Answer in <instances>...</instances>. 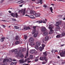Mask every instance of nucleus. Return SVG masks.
<instances>
[{
	"label": "nucleus",
	"mask_w": 65,
	"mask_h": 65,
	"mask_svg": "<svg viewBox=\"0 0 65 65\" xmlns=\"http://www.w3.org/2000/svg\"><path fill=\"white\" fill-rule=\"evenodd\" d=\"M29 29H30V28L29 27H24V30H29Z\"/></svg>",
	"instance_id": "9b49d317"
},
{
	"label": "nucleus",
	"mask_w": 65,
	"mask_h": 65,
	"mask_svg": "<svg viewBox=\"0 0 65 65\" xmlns=\"http://www.w3.org/2000/svg\"><path fill=\"white\" fill-rule=\"evenodd\" d=\"M15 14V15H16V18H18V13H16Z\"/></svg>",
	"instance_id": "de8ad7c7"
},
{
	"label": "nucleus",
	"mask_w": 65,
	"mask_h": 65,
	"mask_svg": "<svg viewBox=\"0 0 65 65\" xmlns=\"http://www.w3.org/2000/svg\"><path fill=\"white\" fill-rule=\"evenodd\" d=\"M19 62H20L21 63H23L24 62V59L23 58L19 60Z\"/></svg>",
	"instance_id": "a211bd4d"
},
{
	"label": "nucleus",
	"mask_w": 65,
	"mask_h": 65,
	"mask_svg": "<svg viewBox=\"0 0 65 65\" xmlns=\"http://www.w3.org/2000/svg\"><path fill=\"white\" fill-rule=\"evenodd\" d=\"M36 23H38V24H40V23H44L45 24L46 23V22L44 20H39L37 22H36Z\"/></svg>",
	"instance_id": "f03ea898"
},
{
	"label": "nucleus",
	"mask_w": 65,
	"mask_h": 65,
	"mask_svg": "<svg viewBox=\"0 0 65 65\" xmlns=\"http://www.w3.org/2000/svg\"><path fill=\"white\" fill-rule=\"evenodd\" d=\"M43 7H44L45 8H46V7H47V6L46 5L44 4V6H43Z\"/></svg>",
	"instance_id": "e433bc0d"
},
{
	"label": "nucleus",
	"mask_w": 65,
	"mask_h": 65,
	"mask_svg": "<svg viewBox=\"0 0 65 65\" xmlns=\"http://www.w3.org/2000/svg\"><path fill=\"white\" fill-rule=\"evenodd\" d=\"M19 43H20V41H17L15 43V44H19Z\"/></svg>",
	"instance_id": "cd10ccee"
},
{
	"label": "nucleus",
	"mask_w": 65,
	"mask_h": 65,
	"mask_svg": "<svg viewBox=\"0 0 65 65\" xmlns=\"http://www.w3.org/2000/svg\"><path fill=\"white\" fill-rule=\"evenodd\" d=\"M19 6H20V7H22V6H23V5H20Z\"/></svg>",
	"instance_id": "680f3d73"
},
{
	"label": "nucleus",
	"mask_w": 65,
	"mask_h": 65,
	"mask_svg": "<svg viewBox=\"0 0 65 65\" xmlns=\"http://www.w3.org/2000/svg\"><path fill=\"white\" fill-rule=\"evenodd\" d=\"M29 41L30 42H33L34 40L33 38H31L29 39Z\"/></svg>",
	"instance_id": "39448f33"
},
{
	"label": "nucleus",
	"mask_w": 65,
	"mask_h": 65,
	"mask_svg": "<svg viewBox=\"0 0 65 65\" xmlns=\"http://www.w3.org/2000/svg\"><path fill=\"white\" fill-rule=\"evenodd\" d=\"M33 11H31L30 14H33Z\"/></svg>",
	"instance_id": "09e8293b"
},
{
	"label": "nucleus",
	"mask_w": 65,
	"mask_h": 65,
	"mask_svg": "<svg viewBox=\"0 0 65 65\" xmlns=\"http://www.w3.org/2000/svg\"><path fill=\"white\" fill-rule=\"evenodd\" d=\"M5 39V38L4 37H2L1 39H0V41L1 42H3L4 41V39Z\"/></svg>",
	"instance_id": "4468645a"
},
{
	"label": "nucleus",
	"mask_w": 65,
	"mask_h": 65,
	"mask_svg": "<svg viewBox=\"0 0 65 65\" xmlns=\"http://www.w3.org/2000/svg\"><path fill=\"white\" fill-rule=\"evenodd\" d=\"M36 44L37 45H38V46H40V43L39 41H37L36 42Z\"/></svg>",
	"instance_id": "2eb2a0df"
},
{
	"label": "nucleus",
	"mask_w": 65,
	"mask_h": 65,
	"mask_svg": "<svg viewBox=\"0 0 65 65\" xmlns=\"http://www.w3.org/2000/svg\"><path fill=\"white\" fill-rule=\"evenodd\" d=\"M2 27H3V28H5L6 27V26L4 25H2Z\"/></svg>",
	"instance_id": "49530a36"
},
{
	"label": "nucleus",
	"mask_w": 65,
	"mask_h": 65,
	"mask_svg": "<svg viewBox=\"0 0 65 65\" xmlns=\"http://www.w3.org/2000/svg\"><path fill=\"white\" fill-rule=\"evenodd\" d=\"M30 44L31 45H34L33 42H31Z\"/></svg>",
	"instance_id": "a19ab883"
},
{
	"label": "nucleus",
	"mask_w": 65,
	"mask_h": 65,
	"mask_svg": "<svg viewBox=\"0 0 65 65\" xmlns=\"http://www.w3.org/2000/svg\"><path fill=\"white\" fill-rule=\"evenodd\" d=\"M33 28L34 30L31 33L32 34H34L36 32V29H35V28H36V26H33Z\"/></svg>",
	"instance_id": "7ed1b4c3"
},
{
	"label": "nucleus",
	"mask_w": 65,
	"mask_h": 65,
	"mask_svg": "<svg viewBox=\"0 0 65 65\" xmlns=\"http://www.w3.org/2000/svg\"><path fill=\"white\" fill-rule=\"evenodd\" d=\"M35 48L36 50H38V49H39V47L37 45H36L35 46Z\"/></svg>",
	"instance_id": "5701e85b"
},
{
	"label": "nucleus",
	"mask_w": 65,
	"mask_h": 65,
	"mask_svg": "<svg viewBox=\"0 0 65 65\" xmlns=\"http://www.w3.org/2000/svg\"><path fill=\"white\" fill-rule=\"evenodd\" d=\"M13 53L14 52V50H12L11 51Z\"/></svg>",
	"instance_id": "13d9d810"
},
{
	"label": "nucleus",
	"mask_w": 65,
	"mask_h": 65,
	"mask_svg": "<svg viewBox=\"0 0 65 65\" xmlns=\"http://www.w3.org/2000/svg\"><path fill=\"white\" fill-rule=\"evenodd\" d=\"M25 16H29V15H27V14H26L25 15Z\"/></svg>",
	"instance_id": "0e129e2a"
},
{
	"label": "nucleus",
	"mask_w": 65,
	"mask_h": 65,
	"mask_svg": "<svg viewBox=\"0 0 65 65\" xmlns=\"http://www.w3.org/2000/svg\"><path fill=\"white\" fill-rule=\"evenodd\" d=\"M39 48L40 51H42V50L44 49H43L42 47H42H41V46L39 47Z\"/></svg>",
	"instance_id": "c85d7f7f"
},
{
	"label": "nucleus",
	"mask_w": 65,
	"mask_h": 65,
	"mask_svg": "<svg viewBox=\"0 0 65 65\" xmlns=\"http://www.w3.org/2000/svg\"><path fill=\"white\" fill-rule=\"evenodd\" d=\"M50 11H51L52 13H53V7H50Z\"/></svg>",
	"instance_id": "4be33fe9"
},
{
	"label": "nucleus",
	"mask_w": 65,
	"mask_h": 65,
	"mask_svg": "<svg viewBox=\"0 0 65 65\" xmlns=\"http://www.w3.org/2000/svg\"><path fill=\"white\" fill-rule=\"evenodd\" d=\"M53 25H50L49 26V27H48V29L50 30H51L53 28Z\"/></svg>",
	"instance_id": "9d476101"
},
{
	"label": "nucleus",
	"mask_w": 65,
	"mask_h": 65,
	"mask_svg": "<svg viewBox=\"0 0 65 65\" xmlns=\"http://www.w3.org/2000/svg\"><path fill=\"white\" fill-rule=\"evenodd\" d=\"M14 28L15 29H19V27H17V26H14Z\"/></svg>",
	"instance_id": "c03bdc74"
},
{
	"label": "nucleus",
	"mask_w": 65,
	"mask_h": 65,
	"mask_svg": "<svg viewBox=\"0 0 65 65\" xmlns=\"http://www.w3.org/2000/svg\"><path fill=\"white\" fill-rule=\"evenodd\" d=\"M9 13H11V11H9Z\"/></svg>",
	"instance_id": "052dcab7"
},
{
	"label": "nucleus",
	"mask_w": 65,
	"mask_h": 65,
	"mask_svg": "<svg viewBox=\"0 0 65 65\" xmlns=\"http://www.w3.org/2000/svg\"><path fill=\"white\" fill-rule=\"evenodd\" d=\"M40 14L39 13H36L35 15V16L36 17H40Z\"/></svg>",
	"instance_id": "f3484780"
},
{
	"label": "nucleus",
	"mask_w": 65,
	"mask_h": 65,
	"mask_svg": "<svg viewBox=\"0 0 65 65\" xmlns=\"http://www.w3.org/2000/svg\"><path fill=\"white\" fill-rule=\"evenodd\" d=\"M50 31L49 32V34H52L53 33V30L52 29H50Z\"/></svg>",
	"instance_id": "412c9836"
},
{
	"label": "nucleus",
	"mask_w": 65,
	"mask_h": 65,
	"mask_svg": "<svg viewBox=\"0 0 65 65\" xmlns=\"http://www.w3.org/2000/svg\"><path fill=\"white\" fill-rule=\"evenodd\" d=\"M35 52V50H32L30 51V53L31 54H33Z\"/></svg>",
	"instance_id": "ddd939ff"
},
{
	"label": "nucleus",
	"mask_w": 65,
	"mask_h": 65,
	"mask_svg": "<svg viewBox=\"0 0 65 65\" xmlns=\"http://www.w3.org/2000/svg\"><path fill=\"white\" fill-rule=\"evenodd\" d=\"M59 1H62V2H65V1L59 0Z\"/></svg>",
	"instance_id": "5fc2aeb1"
},
{
	"label": "nucleus",
	"mask_w": 65,
	"mask_h": 65,
	"mask_svg": "<svg viewBox=\"0 0 65 65\" xmlns=\"http://www.w3.org/2000/svg\"><path fill=\"white\" fill-rule=\"evenodd\" d=\"M31 19H35V17H30Z\"/></svg>",
	"instance_id": "864d4df0"
},
{
	"label": "nucleus",
	"mask_w": 65,
	"mask_h": 65,
	"mask_svg": "<svg viewBox=\"0 0 65 65\" xmlns=\"http://www.w3.org/2000/svg\"><path fill=\"white\" fill-rule=\"evenodd\" d=\"M36 13L35 12V11H33V14L34 15H35V14H36Z\"/></svg>",
	"instance_id": "c9c22d12"
},
{
	"label": "nucleus",
	"mask_w": 65,
	"mask_h": 65,
	"mask_svg": "<svg viewBox=\"0 0 65 65\" xmlns=\"http://www.w3.org/2000/svg\"><path fill=\"white\" fill-rule=\"evenodd\" d=\"M56 37L57 38H60V37H62V36H61V34H59L57 35L56 36Z\"/></svg>",
	"instance_id": "dca6fc26"
},
{
	"label": "nucleus",
	"mask_w": 65,
	"mask_h": 65,
	"mask_svg": "<svg viewBox=\"0 0 65 65\" xmlns=\"http://www.w3.org/2000/svg\"><path fill=\"white\" fill-rule=\"evenodd\" d=\"M13 61H15V60L14 59H13Z\"/></svg>",
	"instance_id": "774afa93"
},
{
	"label": "nucleus",
	"mask_w": 65,
	"mask_h": 65,
	"mask_svg": "<svg viewBox=\"0 0 65 65\" xmlns=\"http://www.w3.org/2000/svg\"><path fill=\"white\" fill-rule=\"evenodd\" d=\"M59 25V22H56V26H58Z\"/></svg>",
	"instance_id": "ea45409f"
},
{
	"label": "nucleus",
	"mask_w": 65,
	"mask_h": 65,
	"mask_svg": "<svg viewBox=\"0 0 65 65\" xmlns=\"http://www.w3.org/2000/svg\"><path fill=\"white\" fill-rule=\"evenodd\" d=\"M45 46V45L43 44L42 45V47L43 48V49H44V47Z\"/></svg>",
	"instance_id": "58836bf2"
},
{
	"label": "nucleus",
	"mask_w": 65,
	"mask_h": 65,
	"mask_svg": "<svg viewBox=\"0 0 65 65\" xmlns=\"http://www.w3.org/2000/svg\"><path fill=\"white\" fill-rule=\"evenodd\" d=\"M56 29H57V30H59V29H60V27L59 26H58L56 27Z\"/></svg>",
	"instance_id": "f704fd0d"
},
{
	"label": "nucleus",
	"mask_w": 65,
	"mask_h": 65,
	"mask_svg": "<svg viewBox=\"0 0 65 65\" xmlns=\"http://www.w3.org/2000/svg\"><path fill=\"white\" fill-rule=\"evenodd\" d=\"M54 4H51V5H53V6H54Z\"/></svg>",
	"instance_id": "69168bd1"
},
{
	"label": "nucleus",
	"mask_w": 65,
	"mask_h": 65,
	"mask_svg": "<svg viewBox=\"0 0 65 65\" xmlns=\"http://www.w3.org/2000/svg\"><path fill=\"white\" fill-rule=\"evenodd\" d=\"M19 51L18 49H15L14 50V53L16 54L17 57L19 56L20 58H22L24 57V55L22 54V51L24 52L25 51V49L23 48H18Z\"/></svg>",
	"instance_id": "f257e3e1"
},
{
	"label": "nucleus",
	"mask_w": 65,
	"mask_h": 65,
	"mask_svg": "<svg viewBox=\"0 0 65 65\" xmlns=\"http://www.w3.org/2000/svg\"><path fill=\"white\" fill-rule=\"evenodd\" d=\"M44 60H45V61H47V58H46V57H45L44 58Z\"/></svg>",
	"instance_id": "a18cd8bd"
},
{
	"label": "nucleus",
	"mask_w": 65,
	"mask_h": 65,
	"mask_svg": "<svg viewBox=\"0 0 65 65\" xmlns=\"http://www.w3.org/2000/svg\"><path fill=\"white\" fill-rule=\"evenodd\" d=\"M60 55L61 57H63L64 56V54H63V53H60Z\"/></svg>",
	"instance_id": "aec40b11"
},
{
	"label": "nucleus",
	"mask_w": 65,
	"mask_h": 65,
	"mask_svg": "<svg viewBox=\"0 0 65 65\" xmlns=\"http://www.w3.org/2000/svg\"><path fill=\"white\" fill-rule=\"evenodd\" d=\"M30 60V58H28L27 59H26L25 60V62H26V61H28L27 63H30L31 61H29Z\"/></svg>",
	"instance_id": "f8f14e48"
},
{
	"label": "nucleus",
	"mask_w": 65,
	"mask_h": 65,
	"mask_svg": "<svg viewBox=\"0 0 65 65\" xmlns=\"http://www.w3.org/2000/svg\"><path fill=\"white\" fill-rule=\"evenodd\" d=\"M42 1H37L36 3L37 4H38V3H40V4H42Z\"/></svg>",
	"instance_id": "1a4fd4ad"
},
{
	"label": "nucleus",
	"mask_w": 65,
	"mask_h": 65,
	"mask_svg": "<svg viewBox=\"0 0 65 65\" xmlns=\"http://www.w3.org/2000/svg\"><path fill=\"white\" fill-rule=\"evenodd\" d=\"M9 61V59L8 58H6L4 59L3 61V63H4L6 62H7Z\"/></svg>",
	"instance_id": "423d86ee"
},
{
	"label": "nucleus",
	"mask_w": 65,
	"mask_h": 65,
	"mask_svg": "<svg viewBox=\"0 0 65 65\" xmlns=\"http://www.w3.org/2000/svg\"><path fill=\"white\" fill-rule=\"evenodd\" d=\"M15 39L16 40H19V37L17 36H16V37Z\"/></svg>",
	"instance_id": "79ce46f5"
},
{
	"label": "nucleus",
	"mask_w": 65,
	"mask_h": 65,
	"mask_svg": "<svg viewBox=\"0 0 65 65\" xmlns=\"http://www.w3.org/2000/svg\"><path fill=\"white\" fill-rule=\"evenodd\" d=\"M4 1H3V0L0 1V3H2V2H3Z\"/></svg>",
	"instance_id": "3c124183"
},
{
	"label": "nucleus",
	"mask_w": 65,
	"mask_h": 65,
	"mask_svg": "<svg viewBox=\"0 0 65 65\" xmlns=\"http://www.w3.org/2000/svg\"><path fill=\"white\" fill-rule=\"evenodd\" d=\"M15 62H13L11 63L10 65H15Z\"/></svg>",
	"instance_id": "473e14b6"
},
{
	"label": "nucleus",
	"mask_w": 65,
	"mask_h": 65,
	"mask_svg": "<svg viewBox=\"0 0 65 65\" xmlns=\"http://www.w3.org/2000/svg\"><path fill=\"white\" fill-rule=\"evenodd\" d=\"M40 60H42V61H43V60H44V58L42 57H41L40 58Z\"/></svg>",
	"instance_id": "2f4dec72"
},
{
	"label": "nucleus",
	"mask_w": 65,
	"mask_h": 65,
	"mask_svg": "<svg viewBox=\"0 0 65 65\" xmlns=\"http://www.w3.org/2000/svg\"><path fill=\"white\" fill-rule=\"evenodd\" d=\"M28 50H29V49H28V47H27V51L26 52V56H27V57H28Z\"/></svg>",
	"instance_id": "b1692460"
},
{
	"label": "nucleus",
	"mask_w": 65,
	"mask_h": 65,
	"mask_svg": "<svg viewBox=\"0 0 65 65\" xmlns=\"http://www.w3.org/2000/svg\"><path fill=\"white\" fill-rule=\"evenodd\" d=\"M62 35L63 36H64V35H65V34L64 32H63L62 34Z\"/></svg>",
	"instance_id": "4c0bfd02"
},
{
	"label": "nucleus",
	"mask_w": 65,
	"mask_h": 65,
	"mask_svg": "<svg viewBox=\"0 0 65 65\" xmlns=\"http://www.w3.org/2000/svg\"><path fill=\"white\" fill-rule=\"evenodd\" d=\"M38 35V33H37V34H35L34 36V37H35V38H36V37H37V35Z\"/></svg>",
	"instance_id": "bb28decb"
},
{
	"label": "nucleus",
	"mask_w": 65,
	"mask_h": 65,
	"mask_svg": "<svg viewBox=\"0 0 65 65\" xmlns=\"http://www.w3.org/2000/svg\"><path fill=\"white\" fill-rule=\"evenodd\" d=\"M30 59H32L33 58V56L32 55H30Z\"/></svg>",
	"instance_id": "37998d69"
},
{
	"label": "nucleus",
	"mask_w": 65,
	"mask_h": 65,
	"mask_svg": "<svg viewBox=\"0 0 65 65\" xmlns=\"http://www.w3.org/2000/svg\"><path fill=\"white\" fill-rule=\"evenodd\" d=\"M25 10H26L25 9H24L23 10V9H22L21 11H20V12H21V13H22V12H23V15H25Z\"/></svg>",
	"instance_id": "20e7f679"
},
{
	"label": "nucleus",
	"mask_w": 65,
	"mask_h": 65,
	"mask_svg": "<svg viewBox=\"0 0 65 65\" xmlns=\"http://www.w3.org/2000/svg\"><path fill=\"white\" fill-rule=\"evenodd\" d=\"M24 37L25 39L26 40L27 39V36L26 35H24Z\"/></svg>",
	"instance_id": "72a5a7b5"
},
{
	"label": "nucleus",
	"mask_w": 65,
	"mask_h": 65,
	"mask_svg": "<svg viewBox=\"0 0 65 65\" xmlns=\"http://www.w3.org/2000/svg\"><path fill=\"white\" fill-rule=\"evenodd\" d=\"M23 65H29V64L25 63L23 64Z\"/></svg>",
	"instance_id": "6e6d98bb"
},
{
	"label": "nucleus",
	"mask_w": 65,
	"mask_h": 65,
	"mask_svg": "<svg viewBox=\"0 0 65 65\" xmlns=\"http://www.w3.org/2000/svg\"><path fill=\"white\" fill-rule=\"evenodd\" d=\"M46 30V28L45 27H42L41 28V31L42 32L45 31Z\"/></svg>",
	"instance_id": "0eeeda50"
},
{
	"label": "nucleus",
	"mask_w": 65,
	"mask_h": 65,
	"mask_svg": "<svg viewBox=\"0 0 65 65\" xmlns=\"http://www.w3.org/2000/svg\"><path fill=\"white\" fill-rule=\"evenodd\" d=\"M64 44H62L61 45V46H64Z\"/></svg>",
	"instance_id": "e2e57ef3"
},
{
	"label": "nucleus",
	"mask_w": 65,
	"mask_h": 65,
	"mask_svg": "<svg viewBox=\"0 0 65 65\" xmlns=\"http://www.w3.org/2000/svg\"><path fill=\"white\" fill-rule=\"evenodd\" d=\"M58 23H59V25H60V24H61V23H62V22H61V21H60L59 22H58Z\"/></svg>",
	"instance_id": "8fccbe9b"
},
{
	"label": "nucleus",
	"mask_w": 65,
	"mask_h": 65,
	"mask_svg": "<svg viewBox=\"0 0 65 65\" xmlns=\"http://www.w3.org/2000/svg\"><path fill=\"white\" fill-rule=\"evenodd\" d=\"M45 63H46V62H42V64H45Z\"/></svg>",
	"instance_id": "603ef678"
},
{
	"label": "nucleus",
	"mask_w": 65,
	"mask_h": 65,
	"mask_svg": "<svg viewBox=\"0 0 65 65\" xmlns=\"http://www.w3.org/2000/svg\"><path fill=\"white\" fill-rule=\"evenodd\" d=\"M44 55L45 56H46L47 55V52H43Z\"/></svg>",
	"instance_id": "393cba45"
},
{
	"label": "nucleus",
	"mask_w": 65,
	"mask_h": 65,
	"mask_svg": "<svg viewBox=\"0 0 65 65\" xmlns=\"http://www.w3.org/2000/svg\"><path fill=\"white\" fill-rule=\"evenodd\" d=\"M11 15L12 17H15V15L13 13H12Z\"/></svg>",
	"instance_id": "a878e982"
},
{
	"label": "nucleus",
	"mask_w": 65,
	"mask_h": 65,
	"mask_svg": "<svg viewBox=\"0 0 65 65\" xmlns=\"http://www.w3.org/2000/svg\"><path fill=\"white\" fill-rule=\"evenodd\" d=\"M35 62H37L38 61V57H36V59L35 60Z\"/></svg>",
	"instance_id": "c756f323"
},
{
	"label": "nucleus",
	"mask_w": 65,
	"mask_h": 65,
	"mask_svg": "<svg viewBox=\"0 0 65 65\" xmlns=\"http://www.w3.org/2000/svg\"><path fill=\"white\" fill-rule=\"evenodd\" d=\"M48 36H46L45 39V41H47L48 39Z\"/></svg>",
	"instance_id": "6ab92c4d"
},
{
	"label": "nucleus",
	"mask_w": 65,
	"mask_h": 65,
	"mask_svg": "<svg viewBox=\"0 0 65 65\" xmlns=\"http://www.w3.org/2000/svg\"><path fill=\"white\" fill-rule=\"evenodd\" d=\"M43 34L44 36H46L48 35V32L46 31H45L43 32Z\"/></svg>",
	"instance_id": "6e6552de"
},
{
	"label": "nucleus",
	"mask_w": 65,
	"mask_h": 65,
	"mask_svg": "<svg viewBox=\"0 0 65 65\" xmlns=\"http://www.w3.org/2000/svg\"><path fill=\"white\" fill-rule=\"evenodd\" d=\"M12 20H13V21H16V20L14 19H12Z\"/></svg>",
	"instance_id": "bf43d9fd"
},
{
	"label": "nucleus",
	"mask_w": 65,
	"mask_h": 65,
	"mask_svg": "<svg viewBox=\"0 0 65 65\" xmlns=\"http://www.w3.org/2000/svg\"><path fill=\"white\" fill-rule=\"evenodd\" d=\"M12 59L11 58H9L8 62H12Z\"/></svg>",
	"instance_id": "7c9ffc66"
},
{
	"label": "nucleus",
	"mask_w": 65,
	"mask_h": 65,
	"mask_svg": "<svg viewBox=\"0 0 65 65\" xmlns=\"http://www.w3.org/2000/svg\"><path fill=\"white\" fill-rule=\"evenodd\" d=\"M55 52H58V51H57V50H55Z\"/></svg>",
	"instance_id": "4d7b16f0"
},
{
	"label": "nucleus",
	"mask_w": 65,
	"mask_h": 65,
	"mask_svg": "<svg viewBox=\"0 0 65 65\" xmlns=\"http://www.w3.org/2000/svg\"><path fill=\"white\" fill-rule=\"evenodd\" d=\"M58 59H60V57H59V56H58Z\"/></svg>",
	"instance_id": "338daca9"
}]
</instances>
